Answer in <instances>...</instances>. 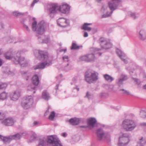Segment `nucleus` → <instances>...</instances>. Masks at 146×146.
Listing matches in <instances>:
<instances>
[{"label": "nucleus", "instance_id": "f257e3e1", "mask_svg": "<svg viewBox=\"0 0 146 146\" xmlns=\"http://www.w3.org/2000/svg\"><path fill=\"white\" fill-rule=\"evenodd\" d=\"M62 146L60 141L55 135L49 136L47 138L43 137L39 140L38 144L37 146Z\"/></svg>", "mask_w": 146, "mask_h": 146}, {"label": "nucleus", "instance_id": "f03ea898", "mask_svg": "<svg viewBox=\"0 0 146 146\" xmlns=\"http://www.w3.org/2000/svg\"><path fill=\"white\" fill-rule=\"evenodd\" d=\"M38 54L40 57L43 58L44 62L36 66L34 69H42L46 66H48L51 64L52 58L51 57H49L47 52L42 51H39Z\"/></svg>", "mask_w": 146, "mask_h": 146}, {"label": "nucleus", "instance_id": "7ed1b4c3", "mask_svg": "<svg viewBox=\"0 0 146 146\" xmlns=\"http://www.w3.org/2000/svg\"><path fill=\"white\" fill-rule=\"evenodd\" d=\"M50 6L49 11L50 13H55L58 11H60L64 14L68 13L70 9L69 6L67 4H62L60 7L56 4H53Z\"/></svg>", "mask_w": 146, "mask_h": 146}, {"label": "nucleus", "instance_id": "20e7f679", "mask_svg": "<svg viewBox=\"0 0 146 146\" xmlns=\"http://www.w3.org/2000/svg\"><path fill=\"white\" fill-rule=\"evenodd\" d=\"M85 80L91 84L96 81L98 79V74L97 72L89 70L86 72L85 74Z\"/></svg>", "mask_w": 146, "mask_h": 146}, {"label": "nucleus", "instance_id": "39448f33", "mask_svg": "<svg viewBox=\"0 0 146 146\" xmlns=\"http://www.w3.org/2000/svg\"><path fill=\"white\" fill-rule=\"evenodd\" d=\"M135 122L132 120L125 119L122 122V126L123 129L128 131H130L133 130L136 127Z\"/></svg>", "mask_w": 146, "mask_h": 146}, {"label": "nucleus", "instance_id": "423d86ee", "mask_svg": "<svg viewBox=\"0 0 146 146\" xmlns=\"http://www.w3.org/2000/svg\"><path fill=\"white\" fill-rule=\"evenodd\" d=\"M37 22L36 21H34L33 22L32 25V28L34 31H36V33L38 34L42 35L43 34L45 31L44 28V22L43 21H42L38 24L37 27L36 26Z\"/></svg>", "mask_w": 146, "mask_h": 146}, {"label": "nucleus", "instance_id": "0eeeda50", "mask_svg": "<svg viewBox=\"0 0 146 146\" xmlns=\"http://www.w3.org/2000/svg\"><path fill=\"white\" fill-rule=\"evenodd\" d=\"M97 139L99 141H110V134L105 132L102 128L98 129L97 132Z\"/></svg>", "mask_w": 146, "mask_h": 146}, {"label": "nucleus", "instance_id": "6e6552de", "mask_svg": "<svg viewBox=\"0 0 146 146\" xmlns=\"http://www.w3.org/2000/svg\"><path fill=\"white\" fill-rule=\"evenodd\" d=\"M13 60L16 64H19L23 67L26 66L27 63L25 60L24 58L21 57V52H18L16 53V55L13 58Z\"/></svg>", "mask_w": 146, "mask_h": 146}, {"label": "nucleus", "instance_id": "1a4fd4ad", "mask_svg": "<svg viewBox=\"0 0 146 146\" xmlns=\"http://www.w3.org/2000/svg\"><path fill=\"white\" fill-rule=\"evenodd\" d=\"M129 141V137L128 134L124 133L119 138L118 145L119 146H126Z\"/></svg>", "mask_w": 146, "mask_h": 146}, {"label": "nucleus", "instance_id": "9d476101", "mask_svg": "<svg viewBox=\"0 0 146 146\" xmlns=\"http://www.w3.org/2000/svg\"><path fill=\"white\" fill-rule=\"evenodd\" d=\"M121 2V0H110V1L109 2L108 4L111 11V13H112L113 11L118 8Z\"/></svg>", "mask_w": 146, "mask_h": 146}, {"label": "nucleus", "instance_id": "9b49d317", "mask_svg": "<svg viewBox=\"0 0 146 146\" xmlns=\"http://www.w3.org/2000/svg\"><path fill=\"white\" fill-rule=\"evenodd\" d=\"M62 59L64 63H67L64 67L65 70L67 71L71 70L72 66L70 64V59L67 56L65 55L62 57Z\"/></svg>", "mask_w": 146, "mask_h": 146}, {"label": "nucleus", "instance_id": "f8f14e48", "mask_svg": "<svg viewBox=\"0 0 146 146\" xmlns=\"http://www.w3.org/2000/svg\"><path fill=\"white\" fill-rule=\"evenodd\" d=\"M58 24L60 26L64 27L69 25L68 21L67 20L63 18H60L57 20Z\"/></svg>", "mask_w": 146, "mask_h": 146}, {"label": "nucleus", "instance_id": "ddd939ff", "mask_svg": "<svg viewBox=\"0 0 146 146\" xmlns=\"http://www.w3.org/2000/svg\"><path fill=\"white\" fill-rule=\"evenodd\" d=\"M116 52L121 60L125 64H127V57L125 54L118 48L116 49Z\"/></svg>", "mask_w": 146, "mask_h": 146}, {"label": "nucleus", "instance_id": "4468645a", "mask_svg": "<svg viewBox=\"0 0 146 146\" xmlns=\"http://www.w3.org/2000/svg\"><path fill=\"white\" fill-rule=\"evenodd\" d=\"M14 121L13 119L11 117L7 118L4 120L2 122V123L5 126H11L13 125Z\"/></svg>", "mask_w": 146, "mask_h": 146}, {"label": "nucleus", "instance_id": "2eb2a0df", "mask_svg": "<svg viewBox=\"0 0 146 146\" xmlns=\"http://www.w3.org/2000/svg\"><path fill=\"white\" fill-rule=\"evenodd\" d=\"M20 96V91L19 90L15 91L10 95V98L11 100L13 101L17 100Z\"/></svg>", "mask_w": 146, "mask_h": 146}, {"label": "nucleus", "instance_id": "dca6fc26", "mask_svg": "<svg viewBox=\"0 0 146 146\" xmlns=\"http://www.w3.org/2000/svg\"><path fill=\"white\" fill-rule=\"evenodd\" d=\"M137 33L140 40L143 41L146 39V32L144 30L141 29Z\"/></svg>", "mask_w": 146, "mask_h": 146}, {"label": "nucleus", "instance_id": "f3484780", "mask_svg": "<svg viewBox=\"0 0 146 146\" xmlns=\"http://www.w3.org/2000/svg\"><path fill=\"white\" fill-rule=\"evenodd\" d=\"M97 121L96 119L93 117L89 118L87 121V123L88 126L91 127H94Z\"/></svg>", "mask_w": 146, "mask_h": 146}, {"label": "nucleus", "instance_id": "a211bd4d", "mask_svg": "<svg viewBox=\"0 0 146 146\" xmlns=\"http://www.w3.org/2000/svg\"><path fill=\"white\" fill-rule=\"evenodd\" d=\"M32 83L35 85L37 86L39 83V80L38 76L36 75H34L32 78Z\"/></svg>", "mask_w": 146, "mask_h": 146}, {"label": "nucleus", "instance_id": "6ab92c4d", "mask_svg": "<svg viewBox=\"0 0 146 146\" xmlns=\"http://www.w3.org/2000/svg\"><path fill=\"white\" fill-rule=\"evenodd\" d=\"M69 122L71 125H78L80 122L79 119L76 118L70 119Z\"/></svg>", "mask_w": 146, "mask_h": 146}, {"label": "nucleus", "instance_id": "aec40b11", "mask_svg": "<svg viewBox=\"0 0 146 146\" xmlns=\"http://www.w3.org/2000/svg\"><path fill=\"white\" fill-rule=\"evenodd\" d=\"M24 101L27 103L29 106H32L33 103V97L31 96L27 97Z\"/></svg>", "mask_w": 146, "mask_h": 146}, {"label": "nucleus", "instance_id": "412c9836", "mask_svg": "<svg viewBox=\"0 0 146 146\" xmlns=\"http://www.w3.org/2000/svg\"><path fill=\"white\" fill-rule=\"evenodd\" d=\"M42 98L46 101H48L50 98L49 94L46 91H44L42 93Z\"/></svg>", "mask_w": 146, "mask_h": 146}, {"label": "nucleus", "instance_id": "4be33fe9", "mask_svg": "<svg viewBox=\"0 0 146 146\" xmlns=\"http://www.w3.org/2000/svg\"><path fill=\"white\" fill-rule=\"evenodd\" d=\"M25 133H21V135L19 133H17L16 134L9 136L10 138L12 139L18 140L20 139L21 136H24Z\"/></svg>", "mask_w": 146, "mask_h": 146}, {"label": "nucleus", "instance_id": "5701e85b", "mask_svg": "<svg viewBox=\"0 0 146 146\" xmlns=\"http://www.w3.org/2000/svg\"><path fill=\"white\" fill-rule=\"evenodd\" d=\"M0 138L5 143H9L12 140V139L10 138L9 136L6 137L0 135Z\"/></svg>", "mask_w": 146, "mask_h": 146}, {"label": "nucleus", "instance_id": "b1692460", "mask_svg": "<svg viewBox=\"0 0 146 146\" xmlns=\"http://www.w3.org/2000/svg\"><path fill=\"white\" fill-rule=\"evenodd\" d=\"M146 143V141L143 137H141L139 139V141L138 142V145L139 146H144Z\"/></svg>", "mask_w": 146, "mask_h": 146}, {"label": "nucleus", "instance_id": "393cba45", "mask_svg": "<svg viewBox=\"0 0 146 146\" xmlns=\"http://www.w3.org/2000/svg\"><path fill=\"white\" fill-rule=\"evenodd\" d=\"M112 44L109 41H107V43L105 44L102 48L103 49H108L112 47Z\"/></svg>", "mask_w": 146, "mask_h": 146}, {"label": "nucleus", "instance_id": "a878e982", "mask_svg": "<svg viewBox=\"0 0 146 146\" xmlns=\"http://www.w3.org/2000/svg\"><path fill=\"white\" fill-rule=\"evenodd\" d=\"M104 77L105 80L109 82H111L114 80V78L113 77L108 74H104Z\"/></svg>", "mask_w": 146, "mask_h": 146}, {"label": "nucleus", "instance_id": "bb28decb", "mask_svg": "<svg viewBox=\"0 0 146 146\" xmlns=\"http://www.w3.org/2000/svg\"><path fill=\"white\" fill-rule=\"evenodd\" d=\"M13 54L11 51H9L7 52L5 55L6 58L7 59H11L13 58Z\"/></svg>", "mask_w": 146, "mask_h": 146}, {"label": "nucleus", "instance_id": "cd10ccee", "mask_svg": "<svg viewBox=\"0 0 146 146\" xmlns=\"http://www.w3.org/2000/svg\"><path fill=\"white\" fill-rule=\"evenodd\" d=\"M88 62L94 61L95 60V56L94 54H90L87 55Z\"/></svg>", "mask_w": 146, "mask_h": 146}, {"label": "nucleus", "instance_id": "c85d7f7f", "mask_svg": "<svg viewBox=\"0 0 146 146\" xmlns=\"http://www.w3.org/2000/svg\"><path fill=\"white\" fill-rule=\"evenodd\" d=\"M7 94L5 92H3L0 94V101L3 100L7 98Z\"/></svg>", "mask_w": 146, "mask_h": 146}, {"label": "nucleus", "instance_id": "c756f323", "mask_svg": "<svg viewBox=\"0 0 146 146\" xmlns=\"http://www.w3.org/2000/svg\"><path fill=\"white\" fill-rule=\"evenodd\" d=\"M133 66L134 65L131 64L129 67H128L127 68V70L129 71V73L131 75H132V74L133 73V71L134 70Z\"/></svg>", "mask_w": 146, "mask_h": 146}, {"label": "nucleus", "instance_id": "7c9ffc66", "mask_svg": "<svg viewBox=\"0 0 146 146\" xmlns=\"http://www.w3.org/2000/svg\"><path fill=\"white\" fill-rule=\"evenodd\" d=\"M22 75L27 80L30 77V74L28 72H23Z\"/></svg>", "mask_w": 146, "mask_h": 146}, {"label": "nucleus", "instance_id": "2f4dec72", "mask_svg": "<svg viewBox=\"0 0 146 146\" xmlns=\"http://www.w3.org/2000/svg\"><path fill=\"white\" fill-rule=\"evenodd\" d=\"M21 105L22 107L25 109H28L32 106L28 105V104L24 101L22 103Z\"/></svg>", "mask_w": 146, "mask_h": 146}, {"label": "nucleus", "instance_id": "473e14b6", "mask_svg": "<svg viewBox=\"0 0 146 146\" xmlns=\"http://www.w3.org/2000/svg\"><path fill=\"white\" fill-rule=\"evenodd\" d=\"M82 28L85 31H90L92 30V28L91 27H88V26L86 25V23L84 24Z\"/></svg>", "mask_w": 146, "mask_h": 146}, {"label": "nucleus", "instance_id": "72a5a7b5", "mask_svg": "<svg viewBox=\"0 0 146 146\" xmlns=\"http://www.w3.org/2000/svg\"><path fill=\"white\" fill-rule=\"evenodd\" d=\"M93 97V95L91 94V93L89 91H87L86 92V95L85 96V98H87L89 100L91 99Z\"/></svg>", "mask_w": 146, "mask_h": 146}, {"label": "nucleus", "instance_id": "f704fd0d", "mask_svg": "<svg viewBox=\"0 0 146 146\" xmlns=\"http://www.w3.org/2000/svg\"><path fill=\"white\" fill-rule=\"evenodd\" d=\"M80 48V46L77 45L76 43H73L72 44L71 49L72 50H76L79 49Z\"/></svg>", "mask_w": 146, "mask_h": 146}, {"label": "nucleus", "instance_id": "c9c22d12", "mask_svg": "<svg viewBox=\"0 0 146 146\" xmlns=\"http://www.w3.org/2000/svg\"><path fill=\"white\" fill-rule=\"evenodd\" d=\"M99 41L101 42L100 45L102 47L104 45L107 43V41L104 40L103 38H101L100 39Z\"/></svg>", "mask_w": 146, "mask_h": 146}, {"label": "nucleus", "instance_id": "e433bc0d", "mask_svg": "<svg viewBox=\"0 0 146 146\" xmlns=\"http://www.w3.org/2000/svg\"><path fill=\"white\" fill-rule=\"evenodd\" d=\"M55 113L54 111L51 112L49 117V119L51 120H53L55 116Z\"/></svg>", "mask_w": 146, "mask_h": 146}, {"label": "nucleus", "instance_id": "4c0bfd02", "mask_svg": "<svg viewBox=\"0 0 146 146\" xmlns=\"http://www.w3.org/2000/svg\"><path fill=\"white\" fill-rule=\"evenodd\" d=\"M140 115L141 117L143 118L146 117V112L144 110H142L140 111Z\"/></svg>", "mask_w": 146, "mask_h": 146}, {"label": "nucleus", "instance_id": "58836bf2", "mask_svg": "<svg viewBox=\"0 0 146 146\" xmlns=\"http://www.w3.org/2000/svg\"><path fill=\"white\" fill-rule=\"evenodd\" d=\"M112 13H111V12L109 13L108 14V12L106 11V13L102 15V18H106L110 17Z\"/></svg>", "mask_w": 146, "mask_h": 146}, {"label": "nucleus", "instance_id": "ea45409f", "mask_svg": "<svg viewBox=\"0 0 146 146\" xmlns=\"http://www.w3.org/2000/svg\"><path fill=\"white\" fill-rule=\"evenodd\" d=\"M12 13H13V15H14L15 17H17L18 16H19L21 15H23L24 14V13H19V12L17 11H15L13 12Z\"/></svg>", "mask_w": 146, "mask_h": 146}, {"label": "nucleus", "instance_id": "a19ab883", "mask_svg": "<svg viewBox=\"0 0 146 146\" xmlns=\"http://www.w3.org/2000/svg\"><path fill=\"white\" fill-rule=\"evenodd\" d=\"M80 59L81 60L87 62H88L87 55L81 57L80 58Z\"/></svg>", "mask_w": 146, "mask_h": 146}, {"label": "nucleus", "instance_id": "79ce46f5", "mask_svg": "<svg viewBox=\"0 0 146 146\" xmlns=\"http://www.w3.org/2000/svg\"><path fill=\"white\" fill-rule=\"evenodd\" d=\"M7 86L6 84L5 83H1L0 82V89H5Z\"/></svg>", "mask_w": 146, "mask_h": 146}, {"label": "nucleus", "instance_id": "37998d69", "mask_svg": "<svg viewBox=\"0 0 146 146\" xmlns=\"http://www.w3.org/2000/svg\"><path fill=\"white\" fill-rule=\"evenodd\" d=\"M119 91H122L123 92L122 93V94L123 95H129L130 94L129 92L127 90H124V89H121L119 90Z\"/></svg>", "mask_w": 146, "mask_h": 146}, {"label": "nucleus", "instance_id": "c03bdc74", "mask_svg": "<svg viewBox=\"0 0 146 146\" xmlns=\"http://www.w3.org/2000/svg\"><path fill=\"white\" fill-rule=\"evenodd\" d=\"M4 72L8 75L10 74H11V72L10 71V68H6L5 70L4 71Z\"/></svg>", "mask_w": 146, "mask_h": 146}, {"label": "nucleus", "instance_id": "a18cd8bd", "mask_svg": "<svg viewBox=\"0 0 146 146\" xmlns=\"http://www.w3.org/2000/svg\"><path fill=\"white\" fill-rule=\"evenodd\" d=\"M131 16L134 19H135L138 17L139 16V15L138 14L132 13L131 14Z\"/></svg>", "mask_w": 146, "mask_h": 146}, {"label": "nucleus", "instance_id": "49530a36", "mask_svg": "<svg viewBox=\"0 0 146 146\" xmlns=\"http://www.w3.org/2000/svg\"><path fill=\"white\" fill-rule=\"evenodd\" d=\"M36 87L34 86L31 85H29L28 86V89L29 90H35Z\"/></svg>", "mask_w": 146, "mask_h": 146}, {"label": "nucleus", "instance_id": "de8ad7c7", "mask_svg": "<svg viewBox=\"0 0 146 146\" xmlns=\"http://www.w3.org/2000/svg\"><path fill=\"white\" fill-rule=\"evenodd\" d=\"M37 135L34 133H33L31 136V138L33 141H34L36 138Z\"/></svg>", "mask_w": 146, "mask_h": 146}, {"label": "nucleus", "instance_id": "09e8293b", "mask_svg": "<svg viewBox=\"0 0 146 146\" xmlns=\"http://www.w3.org/2000/svg\"><path fill=\"white\" fill-rule=\"evenodd\" d=\"M123 82L122 80L120 78L118 80V82H117V84L120 87L123 84Z\"/></svg>", "mask_w": 146, "mask_h": 146}, {"label": "nucleus", "instance_id": "8fccbe9b", "mask_svg": "<svg viewBox=\"0 0 146 146\" xmlns=\"http://www.w3.org/2000/svg\"><path fill=\"white\" fill-rule=\"evenodd\" d=\"M123 81L127 80V76L125 75H122L121 78H120Z\"/></svg>", "mask_w": 146, "mask_h": 146}, {"label": "nucleus", "instance_id": "3c124183", "mask_svg": "<svg viewBox=\"0 0 146 146\" xmlns=\"http://www.w3.org/2000/svg\"><path fill=\"white\" fill-rule=\"evenodd\" d=\"M49 41V37L48 36L46 37L45 39H44L42 40V43H47Z\"/></svg>", "mask_w": 146, "mask_h": 146}, {"label": "nucleus", "instance_id": "603ef678", "mask_svg": "<svg viewBox=\"0 0 146 146\" xmlns=\"http://www.w3.org/2000/svg\"><path fill=\"white\" fill-rule=\"evenodd\" d=\"M76 77H74L72 80V82L71 83L72 85L75 84L76 82Z\"/></svg>", "mask_w": 146, "mask_h": 146}, {"label": "nucleus", "instance_id": "864d4df0", "mask_svg": "<svg viewBox=\"0 0 146 146\" xmlns=\"http://www.w3.org/2000/svg\"><path fill=\"white\" fill-rule=\"evenodd\" d=\"M5 117V115L4 113L0 112V120H1L4 119Z\"/></svg>", "mask_w": 146, "mask_h": 146}, {"label": "nucleus", "instance_id": "5fc2aeb1", "mask_svg": "<svg viewBox=\"0 0 146 146\" xmlns=\"http://www.w3.org/2000/svg\"><path fill=\"white\" fill-rule=\"evenodd\" d=\"M39 0H34L33 2L31 5V7H33L35 5V4L37 3L38 2Z\"/></svg>", "mask_w": 146, "mask_h": 146}, {"label": "nucleus", "instance_id": "6e6d98bb", "mask_svg": "<svg viewBox=\"0 0 146 146\" xmlns=\"http://www.w3.org/2000/svg\"><path fill=\"white\" fill-rule=\"evenodd\" d=\"M107 9L106 7H105L104 6H103L101 9V11L103 13H104L105 11Z\"/></svg>", "mask_w": 146, "mask_h": 146}, {"label": "nucleus", "instance_id": "4d7b16f0", "mask_svg": "<svg viewBox=\"0 0 146 146\" xmlns=\"http://www.w3.org/2000/svg\"><path fill=\"white\" fill-rule=\"evenodd\" d=\"M23 27L24 28H25L27 31H30V29L28 28V27L25 24H23Z\"/></svg>", "mask_w": 146, "mask_h": 146}, {"label": "nucleus", "instance_id": "13d9d810", "mask_svg": "<svg viewBox=\"0 0 146 146\" xmlns=\"http://www.w3.org/2000/svg\"><path fill=\"white\" fill-rule=\"evenodd\" d=\"M81 128H83L84 129V130H86V129L88 127V126H81L80 127Z\"/></svg>", "mask_w": 146, "mask_h": 146}, {"label": "nucleus", "instance_id": "bf43d9fd", "mask_svg": "<svg viewBox=\"0 0 146 146\" xmlns=\"http://www.w3.org/2000/svg\"><path fill=\"white\" fill-rule=\"evenodd\" d=\"M88 36V34L87 32H84V36L85 37H87Z\"/></svg>", "mask_w": 146, "mask_h": 146}, {"label": "nucleus", "instance_id": "052dcab7", "mask_svg": "<svg viewBox=\"0 0 146 146\" xmlns=\"http://www.w3.org/2000/svg\"><path fill=\"white\" fill-rule=\"evenodd\" d=\"M3 25L0 22V30L3 28Z\"/></svg>", "mask_w": 146, "mask_h": 146}, {"label": "nucleus", "instance_id": "680f3d73", "mask_svg": "<svg viewBox=\"0 0 146 146\" xmlns=\"http://www.w3.org/2000/svg\"><path fill=\"white\" fill-rule=\"evenodd\" d=\"M67 135V133H63L62 134V136L64 137H66Z\"/></svg>", "mask_w": 146, "mask_h": 146}, {"label": "nucleus", "instance_id": "e2e57ef3", "mask_svg": "<svg viewBox=\"0 0 146 146\" xmlns=\"http://www.w3.org/2000/svg\"><path fill=\"white\" fill-rule=\"evenodd\" d=\"M74 89H76L78 91L79 90V88L77 86H76V87H74Z\"/></svg>", "mask_w": 146, "mask_h": 146}, {"label": "nucleus", "instance_id": "0e129e2a", "mask_svg": "<svg viewBox=\"0 0 146 146\" xmlns=\"http://www.w3.org/2000/svg\"><path fill=\"white\" fill-rule=\"evenodd\" d=\"M108 86L111 89H112L113 87V85H108Z\"/></svg>", "mask_w": 146, "mask_h": 146}, {"label": "nucleus", "instance_id": "69168bd1", "mask_svg": "<svg viewBox=\"0 0 146 146\" xmlns=\"http://www.w3.org/2000/svg\"><path fill=\"white\" fill-rule=\"evenodd\" d=\"M66 51V49H62L60 51L61 52L62 51H64V53H65Z\"/></svg>", "mask_w": 146, "mask_h": 146}, {"label": "nucleus", "instance_id": "338daca9", "mask_svg": "<svg viewBox=\"0 0 146 146\" xmlns=\"http://www.w3.org/2000/svg\"><path fill=\"white\" fill-rule=\"evenodd\" d=\"M2 61L1 59H0V66H1L2 64Z\"/></svg>", "mask_w": 146, "mask_h": 146}, {"label": "nucleus", "instance_id": "774afa93", "mask_svg": "<svg viewBox=\"0 0 146 146\" xmlns=\"http://www.w3.org/2000/svg\"><path fill=\"white\" fill-rule=\"evenodd\" d=\"M37 124H38L37 122L36 121H34V124L35 125H37Z\"/></svg>", "mask_w": 146, "mask_h": 146}]
</instances>
